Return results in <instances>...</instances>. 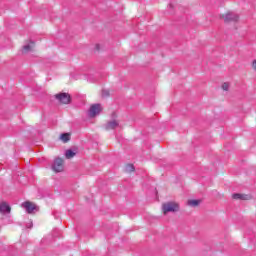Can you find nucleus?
I'll list each match as a JSON object with an SVG mask.
<instances>
[{"label":"nucleus","instance_id":"f257e3e1","mask_svg":"<svg viewBox=\"0 0 256 256\" xmlns=\"http://www.w3.org/2000/svg\"><path fill=\"white\" fill-rule=\"evenodd\" d=\"M162 210L164 215H167V213H175L179 211V204L175 202H168L162 205Z\"/></svg>","mask_w":256,"mask_h":256},{"label":"nucleus","instance_id":"f03ea898","mask_svg":"<svg viewBox=\"0 0 256 256\" xmlns=\"http://www.w3.org/2000/svg\"><path fill=\"white\" fill-rule=\"evenodd\" d=\"M21 207H23V209H25L26 213H28L30 215L35 213V211H39V208L37 207V205H35L34 203L29 202V201L23 202L21 204Z\"/></svg>","mask_w":256,"mask_h":256},{"label":"nucleus","instance_id":"7ed1b4c3","mask_svg":"<svg viewBox=\"0 0 256 256\" xmlns=\"http://www.w3.org/2000/svg\"><path fill=\"white\" fill-rule=\"evenodd\" d=\"M55 98L57 101H59V103H63V105H68V103H71V95L67 93L56 94Z\"/></svg>","mask_w":256,"mask_h":256},{"label":"nucleus","instance_id":"20e7f679","mask_svg":"<svg viewBox=\"0 0 256 256\" xmlns=\"http://www.w3.org/2000/svg\"><path fill=\"white\" fill-rule=\"evenodd\" d=\"M224 21L225 23H237V21H239V14L234 12H228L224 16Z\"/></svg>","mask_w":256,"mask_h":256},{"label":"nucleus","instance_id":"39448f33","mask_svg":"<svg viewBox=\"0 0 256 256\" xmlns=\"http://www.w3.org/2000/svg\"><path fill=\"white\" fill-rule=\"evenodd\" d=\"M64 167H63V159L61 158H56L54 160V163L52 165V170L55 173H61V171H63Z\"/></svg>","mask_w":256,"mask_h":256},{"label":"nucleus","instance_id":"423d86ee","mask_svg":"<svg viewBox=\"0 0 256 256\" xmlns=\"http://www.w3.org/2000/svg\"><path fill=\"white\" fill-rule=\"evenodd\" d=\"M101 104H94L90 107L88 115L89 117H96L101 113Z\"/></svg>","mask_w":256,"mask_h":256},{"label":"nucleus","instance_id":"0eeeda50","mask_svg":"<svg viewBox=\"0 0 256 256\" xmlns=\"http://www.w3.org/2000/svg\"><path fill=\"white\" fill-rule=\"evenodd\" d=\"M117 127H119V121L117 120H111L105 124L106 131H113V129H117Z\"/></svg>","mask_w":256,"mask_h":256},{"label":"nucleus","instance_id":"6e6552de","mask_svg":"<svg viewBox=\"0 0 256 256\" xmlns=\"http://www.w3.org/2000/svg\"><path fill=\"white\" fill-rule=\"evenodd\" d=\"M232 198L240 201H249V199H251V195L234 193L232 194Z\"/></svg>","mask_w":256,"mask_h":256},{"label":"nucleus","instance_id":"1a4fd4ad","mask_svg":"<svg viewBox=\"0 0 256 256\" xmlns=\"http://www.w3.org/2000/svg\"><path fill=\"white\" fill-rule=\"evenodd\" d=\"M0 213L5 215V213H11V206H9L6 202H2L0 204Z\"/></svg>","mask_w":256,"mask_h":256},{"label":"nucleus","instance_id":"9d476101","mask_svg":"<svg viewBox=\"0 0 256 256\" xmlns=\"http://www.w3.org/2000/svg\"><path fill=\"white\" fill-rule=\"evenodd\" d=\"M60 139H61V141H63V143H67V142L71 141V134L63 133L60 135Z\"/></svg>","mask_w":256,"mask_h":256},{"label":"nucleus","instance_id":"9b49d317","mask_svg":"<svg viewBox=\"0 0 256 256\" xmlns=\"http://www.w3.org/2000/svg\"><path fill=\"white\" fill-rule=\"evenodd\" d=\"M200 203L201 200H188L187 205H189V207H198Z\"/></svg>","mask_w":256,"mask_h":256},{"label":"nucleus","instance_id":"f8f14e48","mask_svg":"<svg viewBox=\"0 0 256 256\" xmlns=\"http://www.w3.org/2000/svg\"><path fill=\"white\" fill-rule=\"evenodd\" d=\"M74 156H75V152H73V150H66L65 152L66 159H73Z\"/></svg>","mask_w":256,"mask_h":256},{"label":"nucleus","instance_id":"ddd939ff","mask_svg":"<svg viewBox=\"0 0 256 256\" xmlns=\"http://www.w3.org/2000/svg\"><path fill=\"white\" fill-rule=\"evenodd\" d=\"M125 171L126 173H133V171H135V166H133V164H128L125 167Z\"/></svg>","mask_w":256,"mask_h":256},{"label":"nucleus","instance_id":"4468645a","mask_svg":"<svg viewBox=\"0 0 256 256\" xmlns=\"http://www.w3.org/2000/svg\"><path fill=\"white\" fill-rule=\"evenodd\" d=\"M31 49H33V42H31V45L28 44L23 47V53H29V51H31Z\"/></svg>","mask_w":256,"mask_h":256},{"label":"nucleus","instance_id":"2eb2a0df","mask_svg":"<svg viewBox=\"0 0 256 256\" xmlns=\"http://www.w3.org/2000/svg\"><path fill=\"white\" fill-rule=\"evenodd\" d=\"M223 91H229V83L225 82L222 84Z\"/></svg>","mask_w":256,"mask_h":256},{"label":"nucleus","instance_id":"dca6fc26","mask_svg":"<svg viewBox=\"0 0 256 256\" xmlns=\"http://www.w3.org/2000/svg\"><path fill=\"white\" fill-rule=\"evenodd\" d=\"M102 97H109V91L103 90L102 91Z\"/></svg>","mask_w":256,"mask_h":256},{"label":"nucleus","instance_id":"f3484780","mask_svg":"<svg viewBox=\"0 0 256 256\" xmlns=\"http://www.w3.org/2000/svg\"><path fill=\"white\" fill-rule=\"evenodd\" d=\"M252 67H253L254 71H256V60H254V61L252 62Z\"/></svg>","mask_w":256,"mask_h":256},{"label":"nucleus","instance_id":"a211bd4d","mask_svg":"<svg viewBox=\"0 0 256 256\" xmlns=\"http://www.w3.org/2000/svg\"><path fill=\"white\" fill-rule=\"evenodd\" d=\"M28 229H31V227H33V222H30L29 226H27Z\"/></svg>","mask_w":256,"mask_h":256}]
</instances>
